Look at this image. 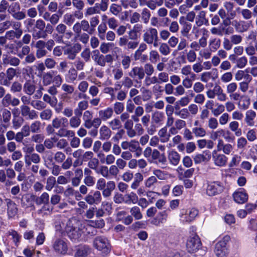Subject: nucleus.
I'll return each instance as SVG.
<instances>
[{"label": "nucleus", "instance_id": "a19ab883", "mask_svg": "<svg viewBox=\"0 0 257 257\" xmlns=\"http://www.w3.org/2000/svg\"><path fill=\"white\" fill-rule=\"evenodd\" d=\"M131 215L136 220H140L143 218V214L140 208L138 206H134L130 209Z\"/></svg>", "mask_w": 257, "mask_h": 257}, {"label": "nucleus", "instance_id": "6ab92c4d", "mask_svg": "<svg viewBox=\"0 0 257 257\" xmlns=\"http://www.w3.org/2000/svg\"><path fill=\"white\" fill-rule=\"evenodd\" d=\"M129 150L132 153H135L136 157H139L142 154V148L140 146L139 142L135 140L130 141Z\"/></svg>", "mask_w": 257, "mask_h": 257}, {"label": "nucleus", "instance_id": "2f4dec72", "mask_svg": "<svg viewBox=\"0 0 257 257\" xmlns=\"http://www.w3.org/2000/svg\"><path fill=\"white\" fill-rule=\"evenodd\" d=\"M250 104V98L247 96H241L239 101L238 103V105L241 109L246 110L247 109Z\"/></svg>", "mask_w": 257, "mask_h": 257}, {"label": "nucleus", "instance_id": "bb28decb", "mask_svg": "<svg viewBox=\"0 0 257 257\" xmlns=\"http://www.w3.org/2000/svg\"><path fill=\"white\" fill-rule=\"evenodd\" d=\"M215 71L216 72L215 75L212 76V72L210 71H205L202 73L200 74V80L204 83L208 82L210 79L212 80H215L217 78V70L216 69H212V71Z\"/></svg>", "mask_w": 257, "mask_h": 257}, {"label": "nucleus", "instance_id": "f257e3e1", "mask_svg": "<svg viewBox=\"0 0 257 257\" xmlns=\"http://www.w3.org/2000/svg\"><path fill=\"white\" fill-rule=\"evenodd\" d=\"M201 245L199 236L196 234H192L187 239L186 247L190 253H197L196 256H201L205 253V250L202 248Z\"/></svg>", "mask_w": 257, "mask_h": 257}, {"label": "nucleus", "instance_id": "473e14b6", "mask_svg": "<svg viewBox=\"0 0 257 257\" xmlns=\"http://www.w3.org/2000/svg\"><path fill=\"white\" fill-rule=\"evenodd\" d=\"M154 176L159 180H164L167 179L170 177V174L166 171L160 169H155L153 171Z\"/></svg>", "mask_w": 257, "mask_h": 257}, {"label": "nucleus", "instance_id": "69168bd1", "mask_svg": "<svg viewBox=\"0 0 257 257\" xmlns=\"http://www.w3.org/2000/svg\"><path fill=\"white\" fill-rule=\"evenodd\" d=\"M55 73H53V81L56 86L59 87L62 83V76L58 74L57 71H54Z\"/></svg>", "mask_w": 257, "mask_h": 257}, {"label": "nucleus", "instance_id": "680f3d73", "mask_svg": "<svg viewBox=\"0 0 257 257\" xmlns=\"http://www.w3.org/2000/svg\"><path fill=\"white\" fill-rule=\"evenodd\" d=\"M63 21L68 26H71L75 21V16L72 14L67 13L64 16Z\"/></svg>", "mask_w": 257, "mask_h": 257}, {"label": "nucleus", "instance_id": "39448f33", "mask_svg": "<svg viewBox=\"0 0 257 257\" xmlns=\"http://www.w3.org/2000/svg\"><path fill=\"white\" fill-rule=\"evenodd\" d=\"M225 188L223 182L214 181L207 183L206 188V194L209 196H213L221 193Z\"/></svg>", "mask_w": 257, "mask_h": 257}, {"label": "nucleus", "instance_id": "4d7b16f0", "mask_svg": "<svg viewBox=\"0 0 257 257\" xmlns=\"http://www.w3.org/2000/svg\"><path fill=\"white\" fill-rule=\"evenodd\" d=\"M175 114L182 119H187L190 116V113L187 108H184L179 111H175Z\"/></svg>", "mask_w": 257, "mask_h": 257}, {"label": "nucleus", "instance_id": "e433bc0d", "mask_svg": "<svg viewBox=\"0 0 257 257\" xmlns=\"http://www.w3.org/2000/svg\"><path fill=\"white\" fill-rule=\"evenodd\" d=\"M53 73H55L54 71H51L43 75L42 79L44 85L47 86L51 84L53 81Z\"/></svg>", "mask_w": 257, "mask_h": 257}, {"label": "nucleus", "instance_id": "ddd939ff", "mask_svg": "<svg viewBox=\"0 0 257 257\" xmlns=\"http://www.w3.org/2000/svg\"><path fill=\"white\" fill-rule=\"evenodd\" d=\"M85 201L89 205L98 204L101 201V194L99 191L90 192L84 198Z\"/></svg>", "mask_w": 257, "mask_h": 257}, {"label": "nucleus", "instance_id": "09e8293b", "mask_svg": "<svg viewBox=\"0 0 257 257\" xmlns=\"http://www.w3.org/2000/svg\"><path fill=\"white\" fill-rule=\"evenodd\" d=\"M215 106L216 107L214 108L211 113L214 116H218L222 114L224 111V105L219 103H216Z\"/></svg>", "mask_w": 257, "mask_h": 257}, {"label": "nucleus", "instance_id": "4468645a", "mask_svg": "<svg viewBox=\"0 0 257 257\" xmlns=\"http://www.w3.org/2000/svg\"><path fill=\"white\" fill-rule=\"evenodd\" d=\"M20 109L22 115L27 119H35L38 117V112L34 109H31L27 105H22Z\"/></svg>", "mask_w": 257, "mask_h": 257}, {"label": "nucleus", "instance_id": "4c0bfd02", "mask_svg": "<svg viewBox=\"0 0 257 257\" xmlns=\"http://www.w3.org/2000/svg\"><path fill=\"white\" fill-rule=\"evenodd\" d=\"M23 89L26 94L31 95L35 92V86L31 81H27L25 83Z\"/></svg>", "mask_w": 257, "mask_h": 257}, {"label": "nucleus", "instance_id": "37998d69", "mask_svg": "<svg viewBox=\"0 0 257 257\" xmlns=\"http://www.w3.org/2000/svg\"><path fill=\"white\" fill-rule=\"evenodd\" d=\"M77 77V72L74 68H71L66 77V81L68 82H73L76 80Z\"/></svg>", "mask_w": 257, "mask_h": 257}, {"label": "nucleus", "instance_id": "f3484780", "mask_svg": "<svg viewBox=\"0 0 257 257\" xmlns=\"http://www.w3.org/2000/svg\"><path fill=\"white\" fill-rule=\"evenodd\" d=\"M218 151H222L225 155H229L233 150V146L230 144H225L222 139L217 141L216 146Z\"/></svg>", "mask_w": 257, "mask_h": 257}, {"label": "nucleus", "instance_id": "9b49d317", "mask_svg": "<svg viewBox=\"0 0 257 257\" xmlns=\"http://www.w3.org/2000/svg\"><path fill=\"white\" fill-rule=\"evenodd\" d=\"M232 25L238 33H244L247 31L250 27L252 26L251 21H245L236 20L233 21Z\"/></svg>", "mask_w": 257, "mask_h": 257}, {"label": "nucleus", "instance_id": "5fc2aeb1", "mask_svg": "<svg viewBox=\"0 0 257 257\" xmlns=\"http://www.w3.org/2000/svg\"><path fill=\"white\" fill-rule=\"evenodd\" d=\"M41 122L39 120L33 122L30 126L31 132L33 133H38L41 131Z\"/></svg>", "mask_w": 257, "mask_h": 257}, {"label": "nucleus", "instance_id": "de8ad7c7", "mask_svg": "<svg viewBox=\"0 0 257 257\" xmlns=\"http://www.w3.org/2000/svg\"><path fill=\"white\" fill-rule=\"evenodd\" d=\"M93 118V113L90 110H85L83 114L84 125L86 127Z\"/></svg>", "mask_w": 257, "mask_h": 257}, {"label": "nucleus", "instance_id": "72a5a7b5", "mask_svg": "<svg viewBox=\"0 0 257 257\" xmlns=\"http://www.w3.org/2000/svg\"><path fill=\"white\" fill-rule=\"evenodd\" d=\"M164 0H148L146 2V6L151 10H155L157 7L163 5Z\"/></svg>", "mask_w": 257, "mask_h": 257}, {"label": "nucleus", "instance_id": "774afa93", "mask_svg": "<svg viewBox=\"0 0 257 257\" xmlns=\"http://www.w3.org/2000/svg\"><path fill=\"white\" fill-rule=\"evenodd\" d=\"M207 126L210 129L212 130L217 128L218 126V122L217 119L213 117L209 118L208 121Z\"/></svg>", "mask_w": 257, "mask_h": 257}, {"label": "nucleus", "instance_id": "7c9ffc66", "mask_svg": "<svg viewBox=\"0 0 257 257\" xmlns=\"http://www.w3.org/2000/svg\"><path fill=\"white\" fill-rule=\"evenodd\" d=\"M80 225L82 230H84L85 232L84 233V240H85L86 235H90L92 236L96 234L97 231L96 229L94 228V227L87 225L84 223L81 224Z\"/></svg>", "mask_w": 257, "mask_h": 257}, {"label": "nucleus", "instance_id": "e2e57ef3", "mask_svg": "<svg viewBox=\"0 0 257 257\" xmlns=\"http://www.w3.org/2000/svg\"><path fill=\"white\" fill-rule=\"evenodd\" d=\"M157 78L158 84L166 83L169 81V74L167 72H162L158 74Z\"/></svg>", "mask_w": 257, "mask_h": 257}, {"label": "nucleus", "instance_id": "c756f323", "mask_svg": "<svg viewBox=\"0 0 257 257\" xmlns=\"http://www.w3.org/2000/svg\"><path fill=\"white\" fill-rule=\"evenodd\" d=\"M158 136L162 143H166L170 140V135L167 132V127L164 126L161 128L158 132Z\"/></svg>", "mask_w": 257, "mask_h": 257}, {"label": "nucleus", "instance_id": "aec40b11", "mask_svg": "<svg viewBox=\"0 0 257 257\" xmlns=\"http://www.w3.org/2000/svg\"><path fill=\"white\" fill-rule=\"evenodd\" d=\"M129 76L134 79L142 80L145 76L144 69L142 67H135L129 72Z\"/></svg>", "mask_w": 257, "mask_h": 257}, {"label": "nucleus", "instance_id": "c03bdc74", "mask_svg": "<svg viewBox=\"0 0 257 257\" xmlns=\"http://www.w3.org/2000/svg\"><path fill=\"white\" fill-rule=\"evenodd\" d=\"M30 104L36 109L41 110L45 109L46 107V104L41 100H32Z\"/></svg>", "mask_w": 257, "mask_h": 257}, {"label": "nucleus", "instance_id": "052dcab7", "mask_svg": "<svg viewBox=\"0 0 257 257\" xmlns=\"http://www.w3.org/2000/svg\"><path fill=\"white\" fill-rule=\"evenodd\" d=\"M99 14H100V12L98 7V5L95 4L94 7H89L86 9L85 15V16H87Z\"/></svg>", "mask_w": 257, "mask_h": 257}, {"label": "nucleus", "instance_id": "393cba45", "mask_svg": "<svg viewBox=\"0 0 257 257\" xmlns=\"http://www.w3.org/2000/svg\"><path fill=\"white\" fill-rule=\"evenodd\" d=\"M91 248L88 245L80 246L75 253V257H86L91 252Z\"/></svg>", "mask_w": 257, "mask_h": 257}, {"label": "nucleus", "instance_id": "2eb2a0df", "mask_svg": "<svg viewBox=\"0 0 257 257\" xmlns=\"http://www.w3.org/2000/svg\"><path fill=\"white\" fill-rule=\"evenodd\" d=\"M234 201L238 204H243L248 200V195L243 188H240L233 194Z\"/></svg>", "mask_w": 257, "mask_h": 257}, {"label": "nucleus", "instance_id": "9d476101", "mask_svg": "<svg viewBox=\"0 0 257 257\" xmlns=\"http://www.w3.org/2000/svg\"><path fill=\"white\" fill-rule=\"evenodd\" d=\"M53 248L56 253L62 255L66 254L68 250L67 243L61 238H57L54 240L53 243Z\"/></svg>", "mask_w": 257, "mask_h": 257}, {"label": "nucleus", "instance_id": "a211bd4d", "mask_svg": "<svg viewBox=\"0 0 257 257\" xmlns=\"http://www.w3.org/2000/svg\"><path fill=\"white\" fill-rule=\"evenodd\" d=\"M256 112L249 109L246 111L245 113L244 122L248 126H253L255 125V118L256 117Z\"/></svg>", "mask_w": 257, "mask_h": 257}, {"label": "nucleus", "instance_id": "1a4fd4ad", "mask_svg": "<svg viewBox=\"0 0 257 257\" xmlns=\"http://www.w3.org/2000/svg\"><path fill=\"white\" fill-rule=\"evenodd\" d=\"M158 38V32L156 28L149 27L145 31L143 35V41L150 45Z\"/></svg>", "mask_w": 257, "mask_h": 257}, {"label": "nucleus", "instance_id": "79ce46f5", "mask_svg": "<svg viewBox=\"0 0 257 257\" xmlns=\"http://www.w3.org/2000/svg\"><path fill=\"white\" fill-rule=\"evenodd\" d=\"M158 182L157 178L152 176L147 178L145 181V186L147 188H154L156 184Z\"/></svg>", "mask_w": 257, "mask_h": 257}, {"label": "nucleus", "instance_id": "338daca9", "mask_svg": "<svg viewBox=\"0 0 257 257\" xmlns=\"http://www.w3.org/2000/svg\"><path fill=\"white\" fill-rule=\"evenodd\" d=\"M233 78V74L231 72H227L223 73L220 76V80L224 83H227L230 82Z\"/></svg>", "mask_w": 257, "mask_h": 257}, {"label": "nucleus", "instance_id": "603ef678", "mask_svg": "<svg viewBox=\"0 0 257 257\" xmlns=\"http://www.w3.org/2000/svg\"><path fill=\"white\" fill-rule=\"evenodd\" d=\"M247 63V59L245 56H242L238 58L235 61V67L242 69L244 68Z\"/></svg>", "mask_w": 257, "mask_h": 257}, {"label": "nucleus", "instance_id": "6e6d98bb", "mask_svg": "<svg viewBox=\"0 0 257 257\" xmlns=\"http://www.w3.org/2000/svg\"><path fill=\"white\" fill-rule=\"evenodd\" d=\"M96 173L101 174L103 177L106 179H111L109 173V169L107 166H100L99 169L96 171Z\"/></svg>", "mask_w": 257, "mask_h": 257}, {"label": "nucleus", "instance_id": "c9c22d12", "mask_svg": "<svg viewBox=\"0 0 257 257\" xmlns=\"http://www.w3.org/2000/svg\"><path fill=\"white\" fill-rule=\"evenodd\" d=\"M3 63L6 65L9 64L12 66H17L19 65L20 61L17 57L9 56L3 59Z\"/></svg>", "mask_w": 257, "mask_h": 257}, {"label": "nucleus", "instance_id": "a18cd8bd", "mask_svg": "<svg viewBox=\"0 0 257 257\" xmlns=\"http://www.w3.org/2000/svg\"><path fill=\"white\" fill-rule=\"evenodd\" d=\"M109 127L112 130H117L120 128L122 126V124L120 120L118 118H115L108 122Z\"/></svg>", "mask_w": 257, "mask_h": 257}, {"label": "nucleus", "instance_id": "4be33fe9", "mask_svg": "<svg viewBox=\"0 0 257 257\" xmlns=\"http://www.w3.org/2000/svg\"><path fill=\"white\" fill-rule=\"evenodd\" d=\"M6 201L8 207V214L9 217H13L18 212L16 203L10 199H6Z\"/></svg>", "mask_w": 257, "mask_h": 257}, {"label": "nucleus", "instance_id": "bf43d9fd", "mask_svg": "<svg viewBox=\"0 0 257 257\" xmlns=\"http://www.w3.org/2000/svg\"><path fill=\"white\" fill-rule=\"evenodd\" d=\"M192 133L196 137H204L206 134L205 130L201 127H193Z\"/></svg>", "mask_w": 257, "mask_h": 257}, {"label": "nucleus", "instance_id": "ea45409f", "mask_svg": "<svg viewBox=\"0 0 257 257\" xmlns=\"http://www.w3.org/2000/svg\"><path fill=\"white\" fill-rule=\"evenodd\" d=\"M43 100L48 103L51 107H55L57 104L58 100L55 96L51 97L47 94H45L43 97Z\"/></svg>", "mask_w": 257, "mask_h": 257}, {"label": "nucleus", "instance_id": "864d4df0", "mask_svg": "<svg viewBox=\"0 0 257 257\" xmlns=\"http://www.w3.org/2000/svg\"><path fill=\"white\" fill-rule=\"evenodd\" d=\"M81 122V118L77 116H73L69 119V125L71 127L75 128L78 127Z\"/></svg>", "mask_w": 257, "mask_h": 257}, {"label": "nucleus", "instance_id": "7ed1b4c3", "mask_svg": "<svg viewBox=\"0 0 257 257\" xmlns=\"http://www.w3.org/2000/svg\"><path fill=\"white\" fill-rule=\"evenodd\" d=\"M230 239L229 235H225L216 243L214 252L217 257L227 256L229 252L227 244Z\"/></svg>", "mask_w": 257, "mask_h": 257}, {"label": "nucleus", "instance_id": "cd10ccee", "mask_svg": "<svg viewBox=\"0 0 257 257\" xmlns=\"http://www.w3.org/2000/svg\"><path fill=\"white\" fill-rule=\"evenodd\" d=\"M124 196V202L127 204H136L138 201V195L134 192L126 194Z\"/></svg>", "mask_w": 257, "mask_h": 257}, {"label": "nucleus", "instance_id": "8fccbe9b", "mask_svg": "<svg viewBox=\"0 0 257 257\" xmlns=\"http://www.w3.org/2000/svg\"><path fill=\"white\" fill-rule=\"evenodd\" d=\"M49 194L46 192H44L39 197H38L36 200V204L40 205L42 204H47L49 202Z\"/></svg>", "mask_w": 257, "mask_h": 257}, {"label": "nucleus", "instance_id": "49530a36", "mask_svg": "<svg viewBox=\"0 0 257 257\" xmlns=\"http://www.w3.org/2000/svg\"><path fill=\"white\" fill-rule=\"evenodd\" d=\"M9 235L12 236V238L15 245L18 246L20 242L21 235L18 232L14 230H11L9 231Z\"/></svg>", "mask_w": 257, "mask_h": 257}, {"label": "nucleus", "instance_id": "f704fd0d", "mask_svg": "<svg viewBox=\"0 0 257 257\" xmlns=\"http://www.w3.org/2000/svg\"><path fill=\"white\" fill-rule=\"evenodd\" d=\"M93 55L92 58L97 64L101 66H104L105 63L104 61L103 55H101L98 50L93 51Z\"/></svg>", "mask_w": 257, "mask_h": 257}, {"label": "nucleus", "instance_id": "58836bf2", "mask_svg": "<svg viewBox=\"0 0 257 257\" xmlns=\"http://www.w3.org/2000/svg\"><path fill=\"white\" fill-rule=\"evenodd\" d=\"M107 29L106 25L104 22L102 23L98 27V35L101 40H104L105 39V34Z\"/></svg>", "mask_w": 257, "mask_h": 257}, {"label": "nucleus", "instance_id": "0eeeda50", "mask_svg": "<svg viewBox=\"0 0 257 257\" xmlns=\"http://www.w3.org/2000/svg\"><path fill=\"white\" fill-rule=\"evenodd\" d=\"M13 29V30L8 31L6 33V38H7L8 40L12 41L15 39H19L23 33L21 23L20 22L15 23Z\"/></svg>", "mask_w": 257, "mask_h": 257}, {"label": "nucleus", "instance_id": "13d9d810", "mask_svg": "<svg viewBox=\"0 0 257 257\" xmlns=\"http://www.w3.org/2000/svg\"><path fill=\"white\" fill-rule=\"evenodd\" d=\"M102 120L101 118L99 117H95L91 120L89 123L86 127L87 128H90L92 127H94L95 128H97L101 123V121Z\"/></svg>", "mask_w": 257, "mask_h": 257}, {"label": "nucleus", "instance_id": "f8f14e48", "mask_svg": "<svg viewBox=\"0 0 257 257\" xmlns=\"http://www.w3.org/2000/svg\"><path fill=\"white\" fill-rule=\"evenodd\" d=\"M206 11L197 12L196 15L195 25L193 27V31L197 29V27L202 25L208 26L209 25L208 19L206 18Z\"/></svg>", "mask_w": 257, "mask_h": 257}, {"label": "nucleus", "instance_id": "5701e85b", "mask_svg": "<svg viewBox=\"0 0 257 257\" xmlns=\"http://www.w3.org/2000/svg\"><path fill=\"white\" fill-rule=\"evenodd\" d=\"M99 139L101 140H107L111 136V131L110 128L105 125H102L99 131Z\"/></svg>", "mask_w": 257, "mask_h": 257}, {"label": "nucleus", "instance_id": "0e129e2a", "mask_svg": "<svg viewBox=\"0 0 257 257\" xmlns=\"http://www.w3.org/2000/svg\"><path fill=\"white\" fill-rule=\"evenodd\" d=\"M160 59V55L156 50H151L149 53V60L152 63H156Z\"/></svg>", "mask_w": 257, "mask_h": 257}, {"label": "nucleus", "instance_id": "423d86ee", "mask_svg": "<svg viewBox=\"0 0 257 257\" xmlns=\"http://www.w3.org/2000/svg\"><path fill=\"white\" fill-rule=\"evenodd\" d=\"M198 214V211L195 208L182 209L179 214L180 220L183 223H189L193 221Z\"/></svg>", "mask_w": 257, "mask_h": 257}, {"label": "nucleus", "instance_id": "dca6fc26", "mask_svg": "<svg viewBox=\"0 0 257 257\" xmlns=\"http://www.w3.org/2000/svg\"><path fill=\"white\" fill-rule=\"evenodd\" d=\"M81 49V47L80 44H75L73 46L67 48L64 51V54L68 55V58L69 59L73 60Z\"/></svg>", "mask_w": 257, "mask_h": 257}, {"label": "nucleus", "instance_id": "20e7f679", "mask_svg": "<svg viewBox=\"0 0 257 257\" xmlns=\"http://www.w3.org/2000/svg\"><path fill=\"white\" fill-rule=\"evenodd\" d=\"M66 231L67 235L70 240L74 242L84 240V230H82L81 225L78 227L71 226L69 224L67 225Z\"/></svg>", "mask_w": 257, "mask_h": 257}, {"label": "nucleus", "instance_id": "b1692460", "mask_svg": "<svg viewBox=\"0 0 257 257\" xmlns=\"http://www.w3.org/2000/svg\"><path fill=\"white\" fill-rule=\"evenodd\" d=\"M221 46V40L218 38H211L208 43V47L211 52H216Z\"/></svg>", "mask_w": 257, "mask_h": 257}, {"label": "nucleus", "instance_id": "a878e982", "mask_svg": "<svg viewBox=\"0 0 257 257\" xmlns=\"http://www.w3.org/2000/svg\"><path fill=\"white\" fill-rule=\"evenodd\" d=\"M113 113V109L111 107H107L106 109L99 110L98 114L103 121H106L112 117Z\"/></svg>", "mask_w": 257, "mask_h": 257}, {"label": "nucleus", "instance_id": "c85d7f7f", "mask_svg": "<svg viewBox=\"0 0 257 257\" xmlns=\"http://www.w3.org/2000/svg\"><path fill=\"white\" fill-rule=\"evenodd\" d=\"M165 119V115L163 112L156 111L152 115V121L156 124H162Z\"/></svg>", "mask_w": 257, "mask_h": 257}, {"label": "nucleus", "instance_id": "412c9836", "mask_svg": "<svg viewBox=\"0 0 257 257\" xmlns=\"http://www.w3.org/2000/svg\"><path fill=\"white\" fill-rule=\"evenodd\" d=\"M168 159L171 164L176 166L180 162V156L176 151L170 150L168 151Z\"/></svg>", "mask_w": 257, "mask_h": 257}, {"label": "nucleus", "instance_id": "6e6552de", "mask_svg": "<svg viewBox=\"0 0 257 257\" xmlns=\"http://www.w3.org/2000/svg\"><path fill=\"white\" fill-rule=\"evenodd\" d=\"M219 152L217 149L212 151V161L214 164L217 167H225L227 164L228 158L224 154H221Z\"/></svg>", "mask_w": 257, "mask_h": 257}, {"label": "nucleus", "instance_id": "f03ea898", "mask_svg": "<svg viewBox=\"0 0 257 257\" xmlns=\"http://www.w3.org/2000/svg\"><path fill=\"white\" fill-rule=\"evenodd\" d=\"M93 247L103 255H107L111 250V246L109 239L103 235L96 236L93 240Z\"/></svg>", "mask_w": 257, "mask_h": 257}, {"label": "nucleus", "instance_id": "3c124183", "mask_svg": "<svg viewBox=\"0 0 257 257\" xmlns=\"http://www.w3.org/2000/svg\"><path fill=\"white\" fill-rule=\"evenodd\" d=\"M52 111L49 108H47L42 111L40 113V117L42 120H48L52 116Z\"/></svg>", "mask_w": 257, "mask_h": 257}]
</instances>
